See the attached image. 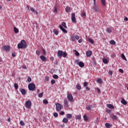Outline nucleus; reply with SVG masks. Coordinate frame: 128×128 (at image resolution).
<instances>
[{
  "mask_svg": "<svg viewBox=\"0 0 128 128\" xmlns=\"http://www.w3.org/2000/svg\"><path fill=\"white\" fill-rule=\"evenodd\" d=\"M121 102L122 104H124V106H126V104H128V102L125 100L124 98H122Z\"/></svg>",
  "mask_w": 128,
  "mask_h": 128,
  "instance_id": "nucleus-20",
  "label": "nucleus"
},
{
  "mask_svg": "<svg viewBox=\"0 0 128 128\" xmlns=\"http://www.w3.org/2000/svg\"><path fill=\"white\" fill-rule=\"evenodd\" d=\"M116 114H118V116H122V114H120V112H116Z\"/></svg>",
  "mask_w": 128,
  "mask_h": 128,
  "instance_id": "nucleus-62",
  "label": "nucleus"
},
{
  "mask_svg": "<svg viewBox=\"0 0 128 128\" xmlns=\"http://www.w3.org/2000/svg\"><path fill=\"white\" fill-rule=\"evenodd\" d=\"M106 106L107 108H110L111 110H114V106L112 104H107Z\"/></svg>",
  "mask_w": 128,
  "mask_h": 128,
  "instance_id": "nucleus-17",
  "label": "nucleus"
},
{
  "mask_svg": "<svg viewBox=\"0 0 128 128\" xmlns=\"http://www.w3.org/2000/svg\"><path fill=\"white\" fill-rule=\"evenodd\" d=\"M62 122H64V124H66L68 123V118H64Z\"/></svg>",
  "mask_w": 128,
  "mask_h": 128,
  "instance_id": "nucleus-29",
  "label": "nucleus"
},
{
  "mask_svg": "<svg viewBox=\"0 0 128 128\" xmlns=\"http://www.w3.org/2000/svg\"><path fill=\"white\" fill-rule=\"evenodd\" d=\"M108 74H110V76H112V71L109 70Z\"/></svg>",
  "mask_w": 128,
  "mask_h": 128,
  "instance_id": "nucleus-53",
  "label": "nucleus"
},
{
  "mask_svg": "<svg viewBox=\"0 0 128 128\" xmlns=\"http://www.w3.org/2000/svg\"><path fill=\"white\" fill-rule=\"evenodd\" d=\"M57 56L58 58H62V56L63 58H66L68 54H66V52H64V51L59 50L57 53Z\"/></svg>",
  "mask_w": 128,
  "mask_h": 128,
  "instance_id": "nucleus-2",
  "label": "nucleus"
},
{
  "mask_svg": "<svg viewBox=\"0 0 128 128\" xmlns=\"http://www.w3.org/2000/svg\"><path fill=\"white\" fill-rule=\"evenodd\" d=\"M84 88H86V90H88V91L90 90V88L88 86V82H84Z\"/></svg>",
  "mask_w": 128,
  "mask_h": 128,
  "instance_id": "nucleus-10",
  "label": "nucleus"
},
{
  "mask_svg": "<svg viewBox=\"0 0 128 128\" xmlns=\"http://www.w3.org/2000/svg\"><path fill=\"white\" fill-rule=\"evenodd\" d=\"M110 44H113V45H114L116 44V42L114 40H111L110 42Z\"/></svg>",
  "mask_w": 128,
  "mask_h": 128,
  "instance_id": "nucleus-37",
  "label": "nucleus"
},
{
  "mask_svg": "<svg viewBox=\"0 0 128 128\" xmlns=\"http://www.w3.org/2000/svg\"><path fill=\"white\" fill-rule=\"evenodd\" d=\"M45 80L46 82H48L50 80V77L48 76L45 77Z\"/></svg>",
  "mask_w": 128,
  "mask_h": 128,
  "instance_id": "nucleus-45",
  "label": "nucleus"
},
{
  "mask_svg": "<svg viewBox=\"0 0 128 128\" xmlns=\"http://www.w3.org/2000/svg\"><path fill=\"white\" fill-rule=\"evenodd\" d=\"M29 90H36V85L34 83H30L28 85Z\"/></svg>",
  "mask_w": 128,
  "mask_h": 128,
  "instance_id": "nucleus-4",
  "label": "nucleus"
},
{
  "mask_svg": "<svg viewBox=\"0 0 128 128\" xmlns=\"http://www.w3.org/2000/svg\"><path fill=\"white\" fill-rule=\"evenodd\" d=\"M53 78H55L56 80L58 78V76L56 74L53 75Z\"/></svg>",
  "mask_w": 128,
  "mask_h": 128,
  "instance_id": "nucleus-41",
  "label": "nucleus"
},
{
  "mask_svg": "<svg viewBox=\"0 0 128 128\" xmlns=\"http://www.w3.org/2000/svg\"><path fill=\"white\" fill-rule=\"evenodd\" d=\"M78 64L80 68H84V63L82 62H79Z\"/></svg>",
  "mask_w": 128,
  "mask_h": 128,
  "instance_id": "nucleus-19",
  "label": "nucleus"
},
{
  "mask_svg": "<svg viewBox=\"0 0 128 128\" xmlns=\"http://www.w3.org/2000/svg\"><path fill=\"white\" fill-rule=\"evenodd\" d=\"M119 72H121V74H124V70L122 68L119 69Z\"/></svg>",
  "mask_w": 128,
  "mask_h": 128,
  "instance_id": "nucleus-56",
  "label": "nucleus"
},
{
  "mask_svg": "<svg viewBox=\"0 0 128 128\" xmlns=\"http://www.w3.org/2000/svg\"><path fill=\"white\" fill-rule=\"evenodd\" d=\"M88 40L89 42H90L92 44H94V40L92 39V38H88Z\"/></svg>",
  "mask_w": 128,
  "mask_h": 128,
  "instance_id": "nucleus-36",
  "label": "nucleus"
},
{
  "mask_svg": "<svg viewBox=\"0 0 128 128\" xmlns=\"http://www.w3.org/2000/svg\"><path fill=\"white\" fill-rule=\"evenodd\" d=\"M124 20H126V22H128V17L125 16V17H124Z\"/></svg>",
  "mask_w": 128,
  "mask_h": 128,
  "instance_id": "nucleus-59",
  "label": "nucleus"
},
{
  "mask_svg": "<svg viewBox=\"0 0 128 128\" xmlns=\"http://www.w3.org/2000/svg\"><path fill=\"white\" fill-rule=\"evenodd\" d=\"M97 82H98V84H102V80L100 78H98L97 80Z\"/></svg>",
  "mask_w": 128,
  "mask_h": 128,
  "instance_id": "nucleus-40",
  "label": "nucleus"
},
{
  "mask_svg": "<svg viewBox=\"0 0 128 128\" xmlns=\"http://www.w3.org/2000/svg\"><path fill=\"white\" fill-rule=\"evenodd\" d=\"M25 106L28 110L32 108V102L30 101H26L25 103Z\"/></svg>",
  "mask_w": 128,
  "mask_h": 128,
  "instance_id": "nucleus-6",
  "label": "nucleus"
},
{
  "mask_svg": "<svg viewBox=\"0 0 128 128\" xmlns=\"http://www.w3.org/2000/svg\"><path fill=\"white\" fill-rule=\"evenodd\" d=\"M82 16H84V17L86 16V12H83L82 13Z\"/></svg>",
  "mask_w": 128,
  "mask_h": 128,
  "instance_id": "nucleus-50",
  "label": "nucleus"
},
{
  "mask_svg": "<svg viewBox=\"0 0 128 128\" xmlns=\"http://www.w3.org/2000/svg\"><path fill=\"white\" fill-rule=\"evenodd\" d=\"M43 103L44 104H48V101L46 100H43Z\"/></svg>",
  "mask_w": 128,
  "mask_h": 128,
  "instance_id": "nucleus-39",
  "label": "nucleus"
},
{
  "mask_svg": "<svg viewBox=\"0 0 128 128\" xmlns=\"http://www.w3.org/2000/svg\"><path fill=\"white\" fill-rule=\"evenodd\" d=\"M98 90V92L99 94H100V88H97Z\"/></svg>",
  "mask_w": 128,
  "mask_h": 128,
  "instance_id": "nucleus-61",
  "label": "nucleus"
},
{
  "mask_svg": "<svg viewBox=\"0 0 128 128\" xmlns=\"http://www.w3.org/2000/svg\"><path fill=\"white\" fill-rule=\"evenodd\" d=\"M94 6H96V1H94Z\"/></svg>",
  "mask_w": 128,
  "mask_h": 128,
  "instance_id": "nucleus-63",
  "label": "nucleus"
},
{
  "mask_svg": "<svg viewBox=\"0 0 128 128\" xmlns=\"http://www.w3.org/2000/svg\"><path fill=\"white\" fill-rule=\"evenodd\" d=\"M76 56H80V53L76 51Z\"/></svg>",
  "mask_w": 128,
  "mask_h": 128,
  "instance_id": "nucleus-51",
  "label": "nucleus"
},
{
  "mask_svg": "<svg viewBox=\"0 0 128 128\" xmlns=\"http://www.w3.org/2000/svg\"><path fill=\"white\" fill-rule=\"evenodd\" d=\"M66 116L67 118L70 120V119L72 118V114H66Z\"/></svg>",
  "mask_w": 128,
  "mask_h": 128,
  "instance_id": "nucleus-22",
  "label": "nucleus"
},
{
  "mask_svg": "<svg viewBox=\"0 0 128 128\" xmlns=\"http://www.w3.org/2000/svg\"><path fill=\"white\" fill-rule=\"evenodd\" d=\"M30 10H31V12H36V10H34V8H30Z\"/></svg>",
  "mask_w": 128,
  "mask_h": 128,
  "instance_id": "nucleus-52",
  "label": "nucleus"
},
{
  "mask_svg": "<svg viewBox=\"0 0 128 128\" xmlns=\"http://www.w3.org/2000/svg\"><path fill=\"white\" fill-rule=\"evenodd\" d=\"M76 40H80V36L78 35L74 36V34H72L70 37V40H71L72 42H74Z\"/></svg>",
  "mask_w": 128,
  "mask_h": 128,
  "instance_id": "nucleus-3",
  "label": "nucleus"
},
{
  "mask_svg": "<svg viewBox=\"0 0 128 128\" xmlns=\"http://www.w3.org/2000/svg\"><path fill=\"white\" fill-rule=\"evenodd\" d=\"M26 42L24 40H22L18 44V48H26Z\"/></svg>",
  "mask_w": 128,
  "mask_h": 128,
  "instance_id": "nucleus-1",
  "label": "nucleus"
},
{
  "mask_svg": "<svg viewBox=\"0 0 128 128\" xmlns=\"http://www.w3.org/2000/svg\"><path fill=\"white\" fill-rule=\"evenodd\" d=\"M67 98L70 102H72L74 100V97L72 96V94L70 93H68Z\"/></svg>",
  "mask_w": 128,
  "mask_h": 128,
  "instance_id": "nucleus-7",
  "label": "nucleus"
},
{
  "mask_svg": "<svg viewBox=\"0 0 128 128\" xmlns=\"http://www.w3.org/2000/svg\"><path fill=\"white\" fill-rule=\"evenodd\" d=\"M62 26H64V28H68V27L66 26V24L64 22H62Z\"/></svg>",
  "mask_w": 128,
  "mask_h": 128,
  "instance_id": "nucleus-27",
  "label": "nucleus"
},
{
  "mask_svg": "<svg viewBox=\"0 0 128 128\" xmlns=\"http://www.w3.org/2000/svg\"><path fill=\"white\" fill-rule=\"evenodd\" d=\"M43 54H46V50L44 49H43Z\"/></svg>",
  "mask_w": 128,
  "mask_h": 128,
  "instance_id": "nucleus-64",
  "label": "nucleus"
},
{
  "mask_svg": "<svg viewBox=\"0 0 128 128\" xmlns=\"http://www.w3.org/2000/svg\"><path fill=\"white\" fill-rule=\"evenodd\" d=\"M36 54H37V56H40V52L37 50L36 51Z\"/></svg>",
  "mask_w": 128,
  "mask_h": 128,
  "instance_id": "nucleus-47",
  "label": "nucleus"
},
{
  "mask_svg": "<svg viewBox=\"0 0 128 128\" xmlns=\"http://www.w3.org/2000/svg\"><path fill=\"white\" fill-rule=\"evenodd\" d=\"M28 82H32V78L28 77Z\"/></svg>",
  "mask_w": 128,
  "mask_h": 128,
  "instance_id": "nucleus-54",
  "label": "nucleus"
},
{
  "mask_svg": "<svg viewBox=\"0 0 128 128\" xmlns=\"http://www.w3.org/2000/svg\"><path fill=\"white\" fill-rule=\"evenodd\" d=\"M106 32L108 34H110V32H112V28L110 27H109L106 29Z\"/></svg>",
  "mask_w": 128,
  "mask_h": 128,
  "instance_id": "nucleus-18",
  "label": "nucleus"
},
{
  "mask_svg": "<svg viewBox=\"0 0 128 128\" xmlns=\"http://www.w3.org/2000/svg\"><path fill=\"white\" fill-rule=\"evenodd\" d=\"M42 96H44V92L38 94V98H42Z\"/></svg>",
  "mask_w": 128,
  "mask_h": 128,
  "instance_id": "nucleus-42",
  "label": "nucleus"
},
{
  "mask_svg": "<svg viewBox=\"0 0 128 128\" xmlns=\"http://www.w3.org/2000/svg\"><path fill=\"white\" fill-rule=\"evenodd\" d=\"M12 56L14 58V56H16V52L12 53Z\"/></svg>",
  "mask_w": 128,
  "mask_h": 128,
  "instance_id": "nucleus-58",
  "label": "nucleus"
},
{
  "mask_svg": "<svg viewBox=\"0 0 128 128\" xmlns=\"http://www.w3.org/2000/svg\"><path fill=\"white\" fill-rule=\"evenodd\" d=\"M51 84H56V80L52 79V80H51Z\"/></svg>",
  "mask_w": 128,
  "mask_h": 128,
  "instance_id": "nucleus-44",
  "label": "nucleus"
},
{
  "mask_svg": "<svg viewBox=\"0 0 128 128\" xmlns=\"http://www.w3.org/2000/svg\"><path fill=\"white\" fill-rule=\"evenodd\" d=\"M14 32L15 34H18V28H16V27L14 26Z\"/></svg>",
  "mask_w": 128,
  "mask_h": 128,
  "instance_id": "nucleus-28",
  "label": "nucleus"
},
{
  "mask_svg": "<svg viewBox=\"0 0 128 128\" xmlns=\"http://www.w3.org/2000/svg\"><path fill=\"white\" fill-rule=\"evenodd\" d=\"M40 58L42 62H46L48 60L46 57L44 56V55H41L40 56Z\"/></svg>",
  "mask_w": 128,
  "mask_h": 128,
  "instance_id": "nucleus-14",
  "label": "nucleus"
},
{
  "mask_svg": "<svg viewBox=\"0 0 128 128\" xmlns=\"http://www.w3.org/2000/svg\"><path fill=\"white\" fill-rule=\"evenodd\" d=\"M20 126H24V121L22 120H21L20 121Z\"/></svg>",
  "mask_w": 128,
  "mask_h": 128,
  "instance_id": "nucleus-46",
  "label": "nucleus"
},
{
  "mask_svg": "<svg viewBox=\"0 0 128 128\" xmlns=\"http://www.w3.org/2000/svg\"><path fill=\"white\" fill-rule=\"evenodd\" d=\"M64 106H66V108L68 106V102L66 99H65L64 100Z\"/></svg>",
  "mask_w": 128,
  "mask_h": 128,
  "instance_id": "nucleus-21",
  "label": "nucleus"
},
{
  "mask_svg": "<svg viewBox=\"0 0 128 128\" xmlns=\"http://www.w3.org/2000/svg\"><path fill=\"white\" fill-rule=\"evenodd\" d=\"M65 10L66 12H70V8L68 7V6H66Z\"/></svg>",
  "mask_w": 128,
  "mask_h": 128,
  "instance_id": "nucleus-33",
  "label": "nucleus"
},
{
  "mask_svg": "<svg viewBox=\"0 0 128 128\" xmlns=\"http://www.w3.org/2000/svg\"><path fill=\"white\" fill-rule=\"evenodd\" d=\"M78 42H79V44H82V38L78 40Z\"/></svg>",
  "mask_w": 128,
  "mask_h": 128,
  "instance_id": "nucleus-55",
  "label": "nucleus"
},
{
  "mask_svg": "<svg viewBox=\"0 0 128 128\" xmlns=\"http://www.w3.org/2000/svg\"><path fill=\"white\" fill-rule=\"evenodd\" d=\"M92 52L90 50L87 51L86 52V55L88 58H90V56H92Z\"/></svg>",
  "mask_w": 128,
  "mask_h": 128,
  "instance_id": "nucleus-15",
  "label": "nucleus"
},
{
  "mask_svg": "<svg viewBox=\"0 0 128 128\" xmlns=\"http://www.w3.org/2000/svg\"><path fill=\"white\" fill-rule=\"evenodd\" d=\"M2 48L4 50H6V52H10V46H4L2 47Z\"/></svg>",
  "mask_w": 128,
  "mask_h": 128,
  "instance_id": "nucleus-16",
  "label": "nucleus"
},
{
  "mask_svg": "<svg viewBox=\"0 0 128 128\" xmlns=\"http://www.w3.org/2000/svg\"><path fill=\"white\" fill-rule=\"evenodd\" d=\"M121 56H122V60H126V62L128 61V60H126V56H124V54H122L121 55Z\"/></svg>",
  "mask_w": 128,
  "mask_h": 128,
  "instance_id": "nucleus-25",
  "label": "nucleus"
},
{
  "mask_svg": "<svg viewBox=\"0 0 128 128\" xmlns=\"http://www.w3.org/2000/svg\"><path fill=\"white\" fill-rule=\"evenodd\" d=\"M82 119V116H80V115H77L76 116V120H81Z\"/></svg>",
  "mask_w": 128,
  "mask_h": 128,
  "instance_id": "nucleus-38",
  "label": "nucleus"
},
{
  "mask_svg": "<svg viewBox=\"0 0 128 128\" xmlns=\"http://www.w3.org/2000/svg\"><path fill=\"white\" fill-rule=\"evenodd\" d=\"M93 10H94L96 12H100V8H98V6H94L92 8Z\"/></svg>",
  "mask_w": 128,
  "mask_h": 128,
  "instance_id": "nucleus-12",
  "label": "nucleus"
},
{
  "mask_svg": "<svg viewBox=\"0 0 128 128\" xmlns=\"http://www.w3.org/2000/svg\"><path fill=\"white\" fill-rule=\"evenodd\" d=\"M92 106H87V110H92Z\"/></svg>",
  "mask_w": 128,
  "mask_h": 128,
  "instance_id": "nucleus-48",
  "label": "nucleus"
},
{
  "mask_svg": "<svg viewBox=\"0 0 128 128\" xmlns=\"http://www.w3.org/2000/svg\"><path fill=\"white\" fill-rule=\"evenodd\" d=\"M105 126L107 128H110V127L112 126V124H110V123H106L105 124Z\"/></svg>",
  "mask_w": 128,
  "mask_h": 128,
  "instance_id": "nucleus-23",
  "label": "nucleus"
},
{
  "mask_svg": "<svg viewBox=\"0 0 128 128\" xmlns=\"http://www.w3.org/2000/svg\"><path fill=\"white\" fill-rule=\"evenodd\" d=\"M93 64H94L95 66H96V60H94Z\"/></svg>",
  "mask_w": 128,
  "mask_h": 128,
  "instance_id": "nucleus-60",
  "label": "nucleus"
},
{
  "mask_svg": "<svg viewBox=\"0 0 128 128\" xmlns=\"http://www.w3.org/2000/svg\"><path fill=\"white\" fill-rule=\"evenodd\" d=\"M20 91L22 94L25 96V94H26V90L22 88H20Z\"/></svg>",
  "mask_w": 128,
  "mask_h": 128,
  "instance_id": "nucleus-13",
  "label": "nucleus"
},
{
  "mask_svg": "<svg viewBox=\"0 0 128 128\" xmlns=\"http://www.w3.org/2000/svg\"><path fill=\"white\" fill-rule=\"evenodd\" d=\"M62 108H64V106L60 103H57L56 104V110L58 112H60Z\"/></svg>",
  "mask_w": 128,
  "mask_h": 128,
  "instance_id": "nucleus-5",
  "label": "nucleus"
},
{
  "mask_svg": "<svg viewBox=\"0 0 128 128\" xmlns=\"http://www.w3.org/2000/svg\"><path fill=\"white\" fill-rule=\"evenodd\" d=\"M83 118H84V120H85L86 122V120H88V116H86V115H84L83 116Z\"/></svg>",
  "mask_w": 128,
  "mask_h": 128,
  "instance_id": "nucleus-31",
  "label": "nucleus"
},
{
  "mask_svg": "<svg viewBox=\"0 0 128 128\" xmlns=\"http://www.w3.org/2000/svg\"><path fill=\"white\" fill-rule=\"evenodd\" d=\"M53 32H54V34H56V36H58V30L56 29H54L53 30Z\"/></svg>",
  "mask_w": 128,
  "mask_h": 128,
  "instance_id": "nucleus-26",
  "label": "nucleus"
},
{
  "mask_svg": "<svg viewBox=\"0 0 128 128\" xmlns=\"http://www.w3.org/2000/svg\"><path fill=\"white\" fill-rule=\"evenodd\" d=\"M102 62L105 64H108V59H106V58H103Z\"/></svg>",
  "mask_w": 128,
  "mask_h": 128,
  "instance_id": "nucleus-35",
  "label": "nucleus"
},
{
  "mask_svg": "<svg viewBox=\"0 0 128 128\" xmlns=\"http://www.w3.org/2000/svg\"><path fill=\"white\" fill-rule=\"evenodd\" d=\"M22 68H24V70H26V65H23L22 66Z\"/></svg>",
  "mask_w": 128,
  "mask_h": 128,
  "instance_id": "nucleus-57",
  "label": "nucleus"
},
{
  "mask_svg": "<svg viewBox=\"0 0 128 128\" xmlns=\"http://www.w3.org/2000/svg\"><path fill=\"white\" fill-rule=\"evenodd\" d=\"M102 4L104 6H106V0H101Z\"/></svg>",
  "mask_w": 128,
  "mask_h": 128,
  "instance_id": "nucleus-30",
  "label": "nucleus"
},
{
  "mask_svg": "<svg viewBox=\"0 0 128 128\" xmlns=\"http://www.w3.org/2000/svg\"><path fill=\"white\" fill-rule=\"evenodd\" d=\"M59 28L61 30H62V32L64 34H68V31L64 29V28H62V25L59 26Z\"/></svg>",
  "mask_w": 128,
  "mask_h": 128,
  "instance_id": "nucleus-11",
  "label": "nucleus"
},
{
  "mask_svg": "<svg viewBox=\"0 0 128 128\" xmlns=\"http://www.w3.org/2000/svg\"><path fill=\"white\" fill-rule=\"evenodd\" d=\"M54 116L55 118H58V112H54Z\"/></svg>",
  "mask_w": 128,
  "mask_h": 128,
  "instance_id": "nucleus-43",
  "label": "nucleus"
},
{
  "mask_svg": "<svg viewBox=\"0 0 128 128\" xmlns=\"http://www.w3.org/2000/svg\"><path fill=\"white\" fill-rule=\"evenodd\" d=\"M76 88L77 90H82V86H80V84H76Z\"/></svg>",
  "mask_w": 128,
  "mask_h": 128,
  "instance_id": "nucleus-24",
  "label": "nucleus"
},
{
  "mask_svg": "<svg viewBox=\"0 0 128 128\" xmlns=\"http://www.w3.org/2000/svg\"><path fill=\"white\" fill-rule=\"evenodd\" d=\"M110 116L113 120H118V116H116L114 115V114H111Z\"/></svg>",
  "mask_w": 128,
  "mask_h": 128,
  "instance_id": "nucleus-9",
  "label": "nucleus"
},
{
  "mask_svg": "<svg viewBox=\"0 0 128 128\" xmlns=\"http://www.w3.org/2000/svg\"><path fill=\"white\" fill-rule=\"evenodd\" d=\"M72 21L74 24H76V14L74 13L72 14Z\"/></svg>",
  "mask_w": 128,
  "mask_h": 128,
  "instance_id": "nucleus-8",
  "label": "nucleus"
},
{
  "mask_svg": "<svg viewBox=\"0 0 128 128\" xmlns=\"http://www.w3.org/2000/svg\"><path fill=\"white\" fill-rule=\"evenodd\" d=\"M53 12H54V14H58V8H56V6L54 7Z\"/></svg>",
  "mask_w": 128,
  "mask_h": 128,
  "instance_id": "nucleus-34",
  "label": "nucleus"
},
{
  "mask_svg": "<svg viewBox=\"0 0 128 128\" xmlns=\"http://www.w3.org/2000/svg\"><path fill=\"white\" fill-rule=\"evenodd\" d=\"M14 88L16 90H18V84L16 82L14 83Z\"/></svg>",
  "mask_w": 128,
  "mask_h": 128,
  "instance_id": "nucleus-32",
  "label": "nucleus"
},
{
  "mask_svg": "<svg viewBox=\"0 0 128 128\" xmlns=\"http://www.w3.org/2000/svg\"><path fill=\"white\" fill-rule=\"evenodd\" d=\"M60 116H64V111H61L60 113Z\"/></svg>",
  "mask_w": 128,
  "mask_h": 128,
  "instance_id": "nucleus-49",
  "label": "nucleus"
}]
</instances>
